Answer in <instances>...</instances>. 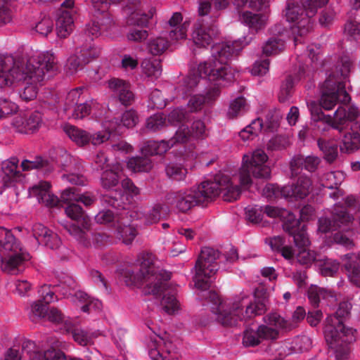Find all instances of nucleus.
Instances as JSON below:
<instances>
[{
    "label": "nucleus",
    "mask_w": 360,
    "mask_h": 360,
    "mask_svg": "<svg viewBox=\"0 0 360 360\" xmlns=\"http://www.w3.org/2000/svg\"><path fill=\"white\" fill-rule=\"evenodd\" d=\"M192 139L191 131L190 129L185 124H181L176 130L174 136L169 140V143H172V146L176 143H185Z\"/></svg>",
    "instance_id": "obj_60"
},
{
    "label": "nucleus",
    "mask_w": 360,
    "mask_h": 360,
    "mask_svg": "<svg viewBox=\"0 0 360 360\" xmlns=\"http://www.w3.org/2000/svg\"><path fill=\"white\" fill-rule=\"evenodd\" d=\"M169 46V41L163 37L150 39L147 44V49L150 53L158 56L163 53Z\"/></svg>",
    "instance_id": "obj_53"
},
{
    "label": "nucleus",
    "mask_w": 360,
    "mask_h": 360,
    "mask_svg": "<svg viewBox=\"0 0 360 360\" xmlns=\"http://www.w3.org/2000/svg\"><path fill=\"white\" fill-rule=\"evenodd\" d=\"M85 65L83 58L80 56L79 51H77L75 54L71 55L68 59L66 69L70 74H74L82 70Z\"/></svg>",
    "instance_id": "obj_64"
},
{
    "label": "nucleus",
    "mask_w": 360,
    "mask_h": 360,
    "mask_svg": "<svg viewBox=\"0 0 360 360\" xmlns=\"http://www.w3.org/2000/svg\"><path fill=\"white\" fill-rule=\"evenodd\" d=\"M96 13L98 15L87 25L86 30V34L93 37H97L105 32H108L114 25L110 15L108 13Z\"/></svg>",
    "instance_id": "obj_26"
},
{
    "label": "nucleus",
    "mask_w": 360,
    "mask_h": 360,
    "mask_svg": "<svg viewBox=\"0 0 360 360\" xmlns=\"http://www.w3.org/2000/svg\"><path fill=\"white\" fill-rule=\"evenodd\" d=\"M345 179V174L342 172L335 171L325 174L321 179V184L323 187L329 189H335L336 191L330 193V197L334 199H338L342 195L341 191L338 190V186Z\"/></svg>",
    "instance_id": "obj_33"
},
{
    "label": "nucleus",
    "mask_w": 360,
    "mask_h": 360,
    "mask_svg": "<svg viewBox=\"0 0 360 360\" xmlns=\"http://www.w3.org/2000/svg\"><path fill=\"white\" fill-rule=\"evenodd\" d=\"M105 112V108L94 100L84 101V103L75 105L70 111H65L68 118L75 120H82L90 113L96 118H101Z\"/></svg>",
    "instance_id": "obj_19"
},
{
    "label": "nucleus",
    "mask_w": 360,
    "mask_h": 360,
    "mask_svg": "<svg viewBox=\"0 0 360 360\" xmlns=\"http://www.w3.org/2000/svg\"><path fill=\"white\" fill-rule=\"evenodd\" d=\"M138 271L130 269L124 270L122 274L128 286L143 288L146 295H158L163 294L161 305L169 314H173L180 309V303L176 297L175 287L168 285L171 274L161 269L158 261L152 253H141L137 261Z\"/></svg>",
    "instance_id": "obj_5"
},
{
    "label": "nucleus",
    "mask_w": 360,
    "mask_h": 360,
    "mask_svg": "<svg viewBox=\"0 0 360 360\" xmlns=\"http://www.w3.org/2000/svg\"><path fill=\"white\" fill-rule=\"evenodd\" d=\"M56 68V58L49 51L30 49L14 56H1L0 88L22 82L25 86L19 92L20 97L25 101H32L46 74Z\"/></svg>",
    "instance_id": "obj_3"
},
{
    "label": "nucleus",
    "mask_w": 360,
    "mask_h": 360,
    "mask_svg": "<svg viewBox=\"0 0 360 360\" xmlns=\"http://www.w3.org/2000/svg\"><path fill=\"white\" fill-rule=\"evenodd\" d=\"M102 127L105 131L90 134V143L94 146H99L107 141L110 137L111 132L116 130V123L110 120L103 121Z\"/></svg>",
    "instance_id": "obj_42"
},
{
    "label": "nucleus",
    "mask_w": 360,
    "mask_h": 360,
    "mask_svg": "<svg viewBox=\"0 0 360 360\" xmlns=\"http://www.w3.org/2000/svg\"><path fill=\"white\" fill-rule=\"evenodd\" d=\"M148 355L151 360H172L177 358V355L171 342H165L157 335L150 338L147 343Z\"/></svg>",
    "instance_id": "obj_16"
},
{
    "label": "nucleus",
    "mask_w": 360,
    "mask_h": 360,
    "mask_svg": "<svg viewBox=\"0 0 360 360\" xmlns=\"http://www.w3.org/2000/svg\"><path fill=\"white\" fill-rule=\"evenodd\" d=\"M269 244L274 251H278L288 260L294 259L295 251L292 247L285 245L284 239L281 236H274L269 239Z\"/></svg>",
    "instance_id": "obj_46"
},
{
    "label": "nucleus",
    "mask_w": 360,
    "mask_h": 360,
    "mask_svg": "<svg viewBox=\"0 0 360 360\" xmlns=\"http://www.w3.org/2000/svg\"><path fill=\"white\" fill-rule=\"evenodd\" d=\"M51 185L48 181H40L29 188V196L36 197L39 203L49 207H55L59 200L50 191Z\"/></svg>",
    "instance_id": "obj_24"
},
{
    "label": "nucleus",
    "mask_w": 360,
    "mask_h": 360,
    "mask_svg": "<svg viewBox=\"0 0 360 360\" xmlns=\"http://www.w3.org/2000/svg\"><path fill=\"white\" fill-rule=\"evenodd\" d=\"M252 37L247 35L233 42L218 43L212 47V55L199 63L184 79L182 94L186 95L195 88L200 80L206 79L216 86L210 88L205 96L207 105L214 102L220 95L221 86L231 83L235 76V70L228 64V60L239 52L252 41Z\"/></svg>",
    "instance_id": "obj_4"
},
{
    "label": "nucleus",
    "mask_w": 360,
    "mask_h": 360,
    "mask_svg": "<svg viewBox=\"0 0 360 360\" xmlns=\"http://www.w3.org/2000/svg\"><path fill=\"white\" fill-rule=\"evenodd\" d=\"M79 51L80 56L83 58V60L86 64L97 58L101 53L100 49L91 44L82 46Z\"/></svg>",
    "instance_id": "obj_61"
},
{
    "label": "nucleus",
    "mask_w": 360,
    "mask_h": 360,
    "mask_svg": "<svg viewBox=\"0 0 360 360\" xmlns=\"http://www.w3.org/2000/svg\"><path fill=\"white\" fill-rule=\"evenodd\" d=\"M307 107L311 112V119L314 122H323L327 124V128H333L342 131L349 126V123L356 120L359 116V109L352 105L347 110L345 107H339L333 117L323 114L319 104L315 101H311L307 103Z\"/></svg>",
    "instance_id": "obj_12"
},
{
    "label": "nucleus",
    "mask_w": 360,
    "mask_h": 360,
    "mask_svg": "<svg viewBox=\"0 0 360 360\" xmlns=\"http://www.w3.org/2000/svg\"><path fill=\"white\" fill-rule=\"evenodd\" d=\"M351 308L350 302H342L335 314L326 318L324 337L333 352L335 360L347 359L349 354V345L355 340V330L344 324V319L349 314Z\"/></svg>",
    "instance_id": "obj_6"
},
{
    "label": "nucleus",
    "mask_w": 360,
    "mask_h": 360,
    "mask_svg": "<svg viewBox=\"0 0 360 360\" xmlns=\"http://www.w3.org/2000/svg\"><path fill=\"white\" fill-rule=\"evenodd\" d=\"M275 31L278 32L279 37H270L263 45L262 52L266 56L277 55L281 53L285 47L283 33L280 32V26H276Z\"/></svg>",
    "instance_id": "obj_38"
},
{
    "label": "nucleus",
    "mask_w": 360,
    "mask_h": 360,
    "mask_svg": "<svg viewBox=\"0 0 360 360\" xmlns=\"http://www.w3.org/2000/svg\"><path fill=\"white\" fill-rule=\"evenodd\" d=\"M353 219L354 217L347 212L345 207L336 205L333 210L332 221L326 217L319 218L318 232L326 233L340 229L342 231L334 234V242L347 248H350L354 245L353 241L342 231H347L349 229V225Z\"/></svg>",
    "instance_id": "obj_10"
},
{
    "label": "nucleus",
    "mask_w": 360,
    "mask_h": 360,
    "mask_svg": "<svg viewBox=\"0 0 360 360\" xmlns=\"http://www.w3.org/2000/svg\"><path fill=\"white\" fill-rule=\"evenodd\" d=\"M264 214L270 218L280 219L283 221V228L285 232L295 233V230H298L300 221L295 216L285 209H281L275 206L266 205L263 207Z\"/></svg>",
    "instance_id": "obj_20"
},
{
    "label": "nucleus",
    "mask_w": 360,
    "mask_h": 360,
    "mask_svg": "<svg viewBox=\"0 0 360 360\" xmlns=\"http://www.w3.org/2000/svg\"><path fill=\"white\" fill-rule=\"evenodd\" d=\"M167 125L166 117L160 113L155 114L146 120V128L152 131L160 130Z\"/></svg>",
    "instance_id": "obj_63"
},
{
    "label": "nucleus",
    "mask_w": 360,
    "mask_h": 360,
    "mask_svg": "<svg viewBox=\"0 0 360 360\" xmlns=\"http://www.w3.org/2000/svg\"><path fill=\"white\" fill-rule=\"evenodd\" d=\"M308 298L314 306H318L321 300L325 301L328 306L334 305L337 301L334 292L317 285H311L309 288Z\"/></svg>",
    "instance_id": "obj_32"
},
{
    "label": "nucleus",
    "mask_w": 360,
    "mask_h": 360,
    "mask_svg": "<svg viewBox=\"0 0 360 360\" xmlns=\"http://www.w3.org/2000/svg\"><path fill=\"white\" fill-rule=\"evenodd\" d=\"M30 259V255L25 250L17 253L11 252L1 258V269L6 274L18 275L25 271Z\"/></svg>",
    "instance_id": "obj_18"
},
{
    "label": "nucleus",
    "mask_w": 360,
    "mask_h": 360,
    "mask_svg": "<svg viewBox=\"0 0 360 360\" xmlns=\"http://www.w3.org/2000/svg\"><path fill=\"white\" fill-rule=\"evenodd\" d=\"M342 259L349 280L360 287V252L358 254H347Z\"/></svg>",
    "instance_id": "obj_31"
},
{
    "label": "nucleus",
    "mask_w": 360,
    "mask_h": 360,
    "mask_svg": "<svg viewBox=\"0 0 360 360\" xmlns=\"http://www.w3.org/2000/svg\"><path fill=\"white\" fill-rule=\"evenodd\" d=\"M65 213L68 217L75 220L80 228L89 229L91 225L90 219L82 210V208L75 203L68 205L65 208Z\"/></svg>",
    "instance_id": "obj_41"
},
{
    "label": "nucleus",
    "mask_w": 360,
    "mask_h": 360,
    "mask_svg": "<svg viewBox=\"0 0 360 360\" xmlns=\"http://www.w3.org/2000/svg\"><path fill=\"white\" fill-rule=\"evenodd\" d=\"M22 251H25L20 246L19 242H18L13 235V233L0 226V255L1 258L3 256H7L11 252L17 253Z\"/></svg>",
    "instance_id": "obj_29"
},
{
    "label": "nucleus",
    "mask_w": 360,
    "mask_h": 360,
    "mask_svg": "<svg viewBox=\"0 0 360 360\" xmlns=\"http://www.w3.org/2000/svg\"><path fill=\"white\" fill-rule=\"evenodd\" d=\"M73 30V19L69 11H60L56 19V32L60 38L67 37Z\"/></svg>",
    "instance_id": "obj_39"
},
{
    "label": "nucleus",
    "mask_w": 360,
    "mask_h": 360,
    "mask_svg": "<svg viewBox=\"0 0 360 360\" xmlns=\"http://www.w3.org/2000/svg\"><path fill=\"white\" fill-rule=\"evenodd\" d=\"M328 1V0H305L302 6L291 2L288 4L285 17L288 22L292 23L291 32L295 45L302 43L301 38L312 28V18L316 13L317 9L326 5Z\"/></svg>",
    "instance_id": "obj_9"
},
{
    "label": "nucleus",
    "mask_w": 360,
    "mask_h": 360,
    "mask_svg": "<svg viewBox=\"0 0 360 360\" xmlns=\"http://www.w3.org/2000/svg\"><path fill=\"white\" fill-rule=\"evenodd\" d=\"M42 124V116L38 111L32 112L28 117L18 115L12 121V124L16 130L25 134L35 132L41 127Z\"/></svg>",
    "instance_id": "obj_23"
},
{
    "label": "nucleus",
    "mask_w": 360,
    "mask_h": 360,
    "mask_svg": "<svg viewBox=\"0 0 360 360\" xmlns=\"http://www.w3.org/2000/svg\"><path fill=\"white\" fill-rule=\"evenodd\" d=\"M122 167L120 163L111 165L103 171L101 176V184L105 189H112L122 179Z\"/></svg>",
    "instance_id": "obj_34"
},
{
    "label": "nucleus",
    "mask_w": 360,
    "mask_h": 360,
    "mask_svg": "<svg viewBox=\"0 0 360 360\" xmlns=\"http://www.w3.org/2000/svg\"><path fill=\"white\" fill-rule=\"evenodd\" d=\"M172 147V143L169 141H149L141 148V153L145 155H162Z\"/></svg>",
    "instance_id": "obj_43"
},
{
    "label": "nucleus",
    "mask_w": 360,
    "mask_h": 360,
    "mask_svg": "<svg viewBox=\"0 0 360 360\" xmlns=\"http://www.w3.org/2000/svg\"><path fill=\"white\" fill-rule=\"evenodd\" d=\"M18 160L11 158L2 162L0 171V181L4 187H10L15 182L21 181L22 174L17 170Z\"/></svg>",
    "instance_id": "obj_25"
},
{
    "label": "nucleus",
    "mask_w": 360,
    "mask_h": 360,
    "mask_svg": "<svg viewBox=\"0 0 360 360\" xmlns=\"http://www.w3.org/2000/svg\"><path fill=\"white\" fill-rule=\"evenodd\" d=\"M66 229L70 234L73 236L80 244L86 248H98L105 245L109 239V237L104 233H88L86 231L87 229H82L75 224L67 226Z\"/></svg>",
    "instance_id": "obj_17"
},
{
    "label": "nucleus",
    "mask_w": 360,
    "mask_h": 360,
    "mask_svg": "<svg viewBox=\"0 0 360 360\" xmlns=\"http://www.w3.org/2000/svg\"><path fill=\"white\" fill-rule=\"evenodd\" d=\"M108 87L123 105H130L134 100L130 84L126 81L117 78L111 79L108 81Z\"/></svg>",
    "instance_id": "obj_27"
},
{
    "label": "nucleus",
    "mask_w": 360,
    "mask_h": 360,
    "mask_svg": "<svg viewBox=\"0 0 360 360\" xmlns=\"http://www.w3.org/2000/svg\"><path fill=\"white\" fill-rule=\"evenodd\" d=\"M318 146L328 162H332L335 160L338 156V146L335 143L319 139Z\"/></svg>",
    "instance_id": "obj_56"
},
{
    "label": "nucleus",
    "mask_w": 360,
    "mask_h": 360,
    "mask_svg": "<svg viewBox=\"0 0 360 360\" xmlns=\"http://www.w3.org/2000/svg\"><path fill=\"white\" fill-rule=\"evenodd\" d=\"M322 276H334L339 270L340 263L321 255L316 264Z\"/></svg>",
    "instance_id": "obj_45"
},
{
    "label": "nucleus",
    "mask_w": 360,
    "mask_h": 360,
    "mask_svg": "<svg viewBox=\"0 0 360 360\" xmlns=\"http://www.w3.org/2000/svg\"><path fill=\"white\" fill-rule=\"evenodd\" d=\"M64 131L77 145L83 146L90 143V133L72 125H65Z\"/></svg>",
    "instance_id": "obj_44"
},
{
    "label": "nucleus",
    "mask_w": 360,
    "mask_h": 360,
    "mask_svg": "<svg viewBox=\"0 0 360 360\" xmlns=\"http://www.w3.org/2000/svg\"><path fill=\"white\" fill-rule=\"evenodd\" d=\"M219 257L217 250L210 247L202 248L195 266L193 281L200 290L199 299L205 298L210 304L215 320L224 326H233L238 321H246L261 315L266 310V298L260 297L259 291L253 296L242 293L233 299L221 300L214 291H209L212 277L219 269L217 259Z\"/></svg>",
    "instance_id": "obj_2"
},
{
    "label": "nucleus",
    "mask_w": 360,
    "mask_h": 360,
    "mask_svg": "<svg viewBox=\"0 0 360 360\" xmlns=\"http://www.w3.org/2000/svg\"><path fill=\"white\" fill-rule=\"evenodd\" d=\"M263 195L269 200H276L279 198H287L284 193V186L280 188L277 184H268L265 186L262 192Z\"/></svg>",
    "instance_id": "obj_62"
},
{
    "label": "nucleus",
    "mask_w": 360,
    "mask_h": 360,
    "mask_svg": "<svg viewBox=\"0 0 360 360\" xmlns=\"http://www.w3.org/2000/svg\"><path fill=\"white\" fill-rule=\"evenodd\" d=\"M320 162L319 158L315 156H307L306 158L302 155L295 156L290 162V169L292 175H296L300 169H305L309 172H314Z\"/></svg>",
    "instance_id": "obj_37"
},
{
    "label": "nucleus",
    "mask_w": 360,
    "mask_h": 360,
    "mask_svg": "<svg viewBox=\"0 0 360 360\" xmlns=\"http://www.w3.org/2000/svg\"><path fill=\"white\" fill-rule=\"evenodd\" d=\"M84 87H77L70 90L65 98L64 112L70 111L75 105L84 101Z\"/></svg>",
    "instance_id": "obj_52"
},
{
    "label": "nucleus",
    "mask_w": 360,
    "mask_h": 360,
    "mask_svg": "<svg viewBox=\"0 0 360 360\" xmlns=\"http://www.w3.org/2000/svg\"><path fill=\"white\" fill-rule=\"evenodd\" d=\"M127 167L133 172H148L152 169L153 163L148 158L133 157L127 161Z\"/></svg>",
    "instance_id": "obj_49"
},
{
    "label": "nucleus",
    "mask_w": 360,
    "mask_h": 360,
    "mask_svg": "<svg viewBox=\"0 0 360 360\" xmlns=\"http://www.w3.org/2000/svg\"><path fill=\"white\" fill-rule=\"evenodd\" d=\"M183 20L180 13H174L169 20V25L172 27L169 31V38L172 41H178L186 38V32L189 26L188 23L181 24Z\"/></svg>",
    "instance_id": "obj_35"
},
{
    "label": "nucleus",
    "mask_w": 360,
    "mask_h": 360,
    "mask_svg": "<svg viewBox=\"0 0 360 360\" xmlns=\"http://www.w3.org/2000/svg\"><path fill=\"white\" fill-rule=\"evenodd\" d=\"M120 210L121 212L120 213L116 214L110 210H102L95 216V221L101 224L112 223V225L115 227L117 224V218H119L124 211H127L126 210Z\"/></svg>",
    "instance_id": "obj_55"
},
{
    "label": "nucleus",
    "mask_w": 360,
    "mask_h": 360,
    "mask_svg": "<svg viewBox=\"0 0 360 360\" xmlns=\"http://www.w3.org/2000/svg\"><path fill=\"white\" fill-rule=\"evenodd\" d=\"M5 360H83L80 358L66 356L63 352L49 349L41 352L36 344L31 340H25L21 350L15 346L5 354Z\"/></svg>",
    "instance_id": "obj_11"
},
{
    "label": "nucleus",
    "mask_w": 360,
    "mask_h": 360,
    "mask_svg": "<svg viewBox=\"0 0 360 360\" xmlns=\"http://www.w3.org/2000/svg\"><path fill=\"white\" fill-rule=\"evenodd\" d=\"M250 110V104L243 96H238L230 101L226 117L229 119H235L243 116Z\"/></svg>",
    "instance_id": "obj_40"
},
{
    "label": "nucleus",
    "mask_w": 360,
    "mask_h": 360,
    "mask_svg": "<svg viewBox=\"0 0 360 360\" xmlns=\"http://www.w3.org/2000/svg\"><path fill=\"white\" fill-rule=\"evenodd\" d=\"M268 155L262 149L243 155L238 173L231 179L228 174L219 173L213 181H202L189 190L171 192L165 197L168 205L186 212L198 204L211 200L223 192L225 201L231 202L238 198L241 189L248 188L252 184L251 176L256 179H268L271 168L267 165Z\"/></svg>",
    "instance_id": "obj_1"
},
{
    "label": "nucleus",
    "mask_w": 360,
    "mask_h": 360,
    "mask_svg": "<svg viewBox=\"0 0 360 360\" xmlns=\"http://www.w3.org/2000/svg\"><path fill=\"white\" fill-rule=\"evenodd\" d=\"M183 82L179 84V86L177 87V92L179 95L182 96L184 98L189 96V100L187 103V107L189 109L190 112H198L202 109L204 106H205L207 104V102L205 101V96L202 94H194L191 95L192 93L194 91V89H193V91H190V94H187L186 95L182 94V88Z\"/></svg>",
    "instance_id": "obj_47"
},
{
    "label": "nucleus",
    "mask_w": 360,
    "mask_h": 360,
    "mask_svg": "<svg viewBox=\"0 0 360 360\" xmlns=\"http://www.w3.org/2000/svg\"><path fill=\"white\" fill-rule=\"evenodd\" d=\"M57 292L69 297L76 306H81L84 312H89L92 309L99 311L102 308L100 300L92 299L86 292L77 290V283L70 276L65 277L58 285L51 288V285H44L39 290L40 297L46 304L57 300L55 295Z\"/></svg>",
    "instance_id": "obj_8"
},
{
    "label": "nucleus",
    "mask_w": 360,
    "mask_h": 360,
    "mask_svg": "<svg viewBox=\"0 0 360 360\" xmlns=\"http://www.w3.org/2000/svg\"><path fill=\"white\" fill-rule=\"evenodd\" d=\"M263 125L262 120L259 118H257L240 131L239 136L243 141L251 139L252 136H257L258 133L261 131Z\"/></svg>",
    "instance_id": "obj_54"
},
{
    "label": "nucleus",
    "mask_w": 360,
    "mask_h": 360,
    "mask_svg": "<svg viewBox=\"0 0 360 360\" xmlns=\"http://www.w3.org/2000/svg\"><path fill=\"white\" fill-rule=\"evenodd\" d=\"M167 207L158 202L146 212H143L140 208L131 211L129 217L131 221L139 220L145 225H151L158 222L162 214L167 213Z\"/></svg>",
    "instance_id": "obj_21"
},
{
    "label": "nucleus",
    "mask_w": 360,
    "mask_h": 360,
    "mask_svg": "<svg viewBox=\"0 0 360 360\" xmlns=\"http://www.w3.org/2000/svg\"><path fill=\"white\" fill-rule=\"evenodd\" d=\"M115 124L116 123V129L120 126L121 124L126 128H132L136 125L139 122V117L136 112L134 110H126L121 117L120 123L117 122V120L113 121Z\"/></svg>",
    "instance_id": "obj_59"
},
{
    "label": "nucleus",
    "mask_w": 360,
    "mask_h": 360,
    "mask_svg": "<svg viewBox=\"0 0 360 360\" xmlns=\"http://www.w3.org/2000/svg\"><path fill=\"white\" fill-rule=\"evenodd\" d=\"M130 212L124 211L119 218L116 224L115 234L117 239L125 245H130L137 235V230L134 225L129 224Z\"/></svg>",
    "instance_id": "obj_22"
},
{
    "label": "nucleus",
    "mask_w": 360,
    "mask_h": 360,
    "mask_svg": "<svg viewBox=\"0 0 360 360\" xmlns=\"http://www.w3.org/2000/svg\"><path fill=\"white\" fill-rule=\"evenodd\" d=\"M239 20L252 30L258 32L266 27L268 17L265 14H257L250 11H245L239 15Z\"/></svg>",
    "instance_id": "obj_36"
},
{
    "label": "nucleus",
    "mask_w": 360,
    "mask_h": 360,
    "mask_svg": "<svg viewBox=\"0 0 360 360\" xmlns=\"http://www.w3.org/2000/svg\"><path fill=\"white\" fill-rule=\"evenodd\" d=\"M264 323L260 325V334L267 341L278 340L281 334L290 331L295 328V323L281 314L274 311L263 317Z\"/></svg>",
    "instance_id": "obj_13"
},
{
    "label": "nucleus",
    "mask_w": 360,
    "mask_h": 360,
    "mask_svg": "<svg viewBox=\"0 0 360 360\" xmlns=\"http://www.w3.org/2000/svg\"><path fill=\"white\" fill-rule=\"evenodd\" d=\"M166 174L172 179L176 181L184 180L187 174V169L181 164L170 162L166 167Z\"/></svg>",
    "instance_id": "obj_58"
},
{
    "label": "nucleus",
    "mask_w": 360,
    "mask_h": 360,
    "mask_svg": "<svg viewBox=\"0 0 360 360\" xmlns=\"http://www.w3.org/2000/svg\"><path fill=\"white\" fill-rule=\"evenodd\" d=\"M311 186V180L307 176H301L296 183L284 186V193L287 198L303 199L309 195Z\"/></svg>",
    "instance_id": "obj_28"
},
{
    "label": "nucleus",
    "mask_w": 360,
    "mask_h": 360,
    "mask_svg": "<svg viewBox=\"0 0 360 360\" xmlns=\"http://www.w3.org/2000/svg\"><path fill=\"white\" fill-rule=\"evenodd\" d=\"M290 235L292 236L295 244L298 248L297 252L294 255L297 262L303 265H310L312 262H315L316 264L318 258L321 255L306 248L309 245V240L304 229V226L301 229L298 227V230H295V233H290Z\"/></svg>",
    "instance_id": "obj_14"
},
{
    "label": "nucleus",
    "mask_w": 360,
    "mask_h": 360,
    "mask_svg": "<svg viewBox=\"0 0 360 360\" xmlns=\"http://www.w3.org/2000/svg\"><path fill=\"white\" fill-rule=\"evenodd\" d=\"M217 34V31L213 27L203 26L200 20L194 25L192 32V39L198 46L205 47L211 44Z\"/></svg>",
    "instance_id": "obj_30"
},
{
    "label": "nucleus",
    "mask_w": 360,
    "mask_h": 360,
    "mask_svg": "<svg viewBox=\"0 0 360 360\" xmlns=\"http://www.w3.org/2000/svg\"><path fill=\"white\" fill-rule=\"evenodd\" d=\"M189 113L183 108L173 109L167 115V122L172 125L184 124L189 120Z\"/></svg>",
    "instance_id": "obj_57"
},
{
    "label": "nucleus",
    "mask_w": 360,
    "mask_h": 360,
    "mask_svg": "<svg viewBox=\"0 0 360 360\" xmlns=\"http://www.w3.org/2000/svg\"><path fill=\"white\" fill-rule=\"evenodd\" d=\"M360 146V134L348 132L345 134L340 145L342 152L351 153L359 148Z\"/></svg>",
    "instance_id": "obj_50"
},
{
    "label": "nucleus",
    "mask_w": 360,
    "mask_h": 360,
    "mask_svg": "<svg viewBox=\"0 0 360 360\" xmlns=\"http://www.w3.org/2000/svg\"><path fill=\"white\" fill-rule=\"evenodd\" d=\"M143 75L151 80L158 79L162 74V69L160 60L145 59L141 63Z\"/></svg>",
    "instance_id": "obj_48"
},
{
    "label": "nucleus",
    "mask_w": 360,
    "mask_h": 360,
    "mask_svg": "<svg viewBox=\"0 0 360 360\" xmlns=\"http://www.w3.org/2000/svg\"><path fill=\"white\" fill-rule=\"evenodd\" d=\"M260 325L258 326L256 330L252 328H247L243 333V346L255 347L259 345L262 340H266L267 339L260 334Z\"/></svg>",
    "instance_id": "obj_51"
},
{
    "label": "nucleus",
    "mask_w": 360,
    "mask_h": 360,
    "mask_svg": "<svg viewBox=\"0 0 360 360\" xmlns=\"http://www.w3.org/2000/svg\"><path fill=\"white\" fill-rule=\"evenodd\" d=\"M122 187L124 193L120 191H115V194L117 196L112 197L108 195L103 196V201L108 205L111 206L117 210H126V205L131 202L129 198H133L138 195L140 193L139 188H137L131 179L125 178L121 181Z\"/></svg>",
    "instance_id": "obj_15"
},
{
    "label": "nucleus",
    "mask_w": 360,
    "mask_h": 360,
    "mask_svg": "<svg viewBox=\"0 0 360 360\" xmlns=\"http://www.w3.org/2000/svg\"><path fill=\"white\" fill-rule=\"evenodd\" d=\"M352 62L343 56L321 85L320 105L326 110H332L338 103H347L350 97L345 89V81L350 72Z\"/></svg>",
    "instance_id": "obj_7"
}]
</instances>
